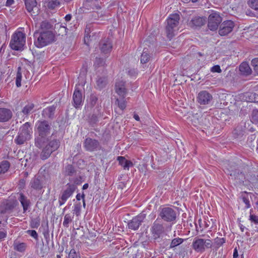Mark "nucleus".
Segmentation results:
<instances>
[{"label":"nucleus","mask_w":258,"mask_h":258,"mask_svg":"<svg viewBox=\"0 0 258 258\" xmlns=\"http://www.w3.org/2000/svg\"><path fill=\"white\" fill-rule=\"evenodd\" d=\"M35 134L37 136L35 138V146L41 148L47 137L51 130V123L46 120H38L35 125Z\"/></svg>","instance_id":"1"},{"label":"nucleus","mask_w":258,"mask_h":258,"mask_svg":"<svg viewBox=\"0 0 258 258\" xmlns=\"http://www.w3.org/2000/svg\"><path fill=\"white\" fill-rule=\"evenodd\" d=\"M26 43V34L23 28H19L13 34L10 43L11 48L15 50H22Z\"/></svg>","instance_id":"2"},{"label":"nucleus","mask_w":258,"mask_h":258,"mask_svg":"<svg viewBox=\"0 0 258 258\" xmlns=\"http://www.w3.org/2000/svg\"><path fill=\"white\" fill-rule=\"evenodd\" d=\"M32 134L31 124L29 122L25 123L20 127L18 135L15 139V143L17 145L24 144L32 138Z\"/></svg>","instance_id":"3"},{"label":"nucleus","mask_w":258,"mask_h":258,"mask_svg":"<svg viewBox=\"0 0 258 258\" xmlns=\"http://www.w3.org/2000/svg\"><path fill=\"white\" fill-rule=\"evenodd\" d=\"M34 37L35 45L38 48L44 47L54 40V36L50 31H42L40 33H35Z\"/></svg>","instance_id":"4"},{"label":"nucleus","mask_w":258,"mask_h":258,"mask_svg":"<svg viewBox=\"0 0 258 258\" xmlns=\"http://www.w3.org/2000/svg\"><path fill=\"white\" fill-rule=\"evenodd\" d=\"M180 19L178 14H173L169 16L167 19V25L166 27V33L167 37L170 40L175 35L178 30L177 26Z\"/></svg>","instance_id":"5"},{"label":"nucleus","mask_w":258,"mask_h":258,"mask_svg":"<svg viewBox=\"0 0 258 258\" xmlns=\"http://www.w3.org/2000/svg\"><path fill=\"white\" fill-rule=\"evenodd\" d=\"M192 249L197 252L202 253L207 249L213 246V242L210 239H205L198 237H195L191 245Z\"/></svg>","instance_id":"6"},{"label":"nucleus","mask_w":258,"mask_h":258,"mask_svg":"<svg viewBox=\"0 0 258 258\" xmlns=\"http://www.w3.org/2000/svg\"><path fill=\"white\" fill-rule=\"evenodd\" d=\"M223 170L225 173L229 175L232 179H237L242 181L243 174L237 169V165L229 161H225L223 164Z\"/></svg>","instance_id":"7"},{"label":"nucleus","mask_w":258,"mask_h":258,"mask_svg":"<svg viewBox=\"0 0 258 258\" xmlns=\"http://www.w3.org/2000/svg\"><path fill=\"white\" fill-rule=\"evenodd\" d=\"M60 143L58 140H53L49 141L43 148L40 154L42 160L47 159L51 154L56 151L59 147Z\"/></svg>","instance_id":"8"},{"label":"nucleus","mask_w":258,"mask_h":258,"mask_svg":"<svg viewBox=\"0 0 258 258\" xmlns=\"http://www.w3.org/2000/svg\"><path fill=\"white\" fill-rule=\"evenodd\" d=\"M176 211L172 207H166L161 208L159 216L166 222H172L176 218Z\"/></svg>","instance_id":"9"},{"label":"nucleus","mask_w":258,"mask_h":258,"mask_svg":"<svg viewBox=\"0 0 258 258\" xmlns=\"http://www.w3.org/2000/svg\"><path fill=\"white\" fill-rule=\"evenodd\" d=\"M76 188L77 186L75 184L69 183L67 184L66 189L62 191L58 199L60 206L63 205L68 199L73 195Z\"/></svg>","instance_id":"10"},{"label":"nucleus","mask_w":258,"mask_h":258,"mask_svg":"<svg viewBox=\"0 0 258 258\" xmlns=\"http://www.w3.org/2000/svg\"><path fill=\"white\" fill-rule=\"evenodd\" d=\"M151 232L153 238L155 240L161 238L166 235L163 225L157 223L156 221L153 223L151 228Z\"/></svg>","instance_id":"11"},{"label":"nucleus","mask_w":258,"mask_h":258,"mask_svg":"<svg viewBox=\"0 0 258 258\" xmlns=\"http://www.w3.org/2000/svg\"><path fill=\"white\" fill-rule=\"evenodd\" d=\"M208 28L212 31L218 29L219 24L222 22V18L219 13L216 12H212L209 16Z\"/></svg>","instance_id":"12"},{"label":"nucleus","mask_w":258,"mask_h":258,"mask_svg":"<svg viewBox=\"0 0 258 258\" xmlns=\"http://www.w3.org/2000/svg\"><path fill=\"white\" fill-rule=\"evenodd\" d=\"M145 218L146 214L144 213H141L138 215L134 217L128 223V228L133 230H137L139 228Z\"/></svg>","instance_id":"13"},{"label":"nucleus","mask_w":258,"mask_h":258,"mask_svg":"<svg viewBox=\"0 0 258 258\" xmlns=\"http://www.w3.org/2000/svg\"><path fill=\"white\" fill-rule=\"evenodd\" d=\"M84 146L85 150L89 152H93L101 149V145L98 141L90 138H87L85 139Z\"/></svg>","instance_id":"14"},{"label":"nucleus","mask_w":258,"mask_h":258,"mask_svg":"<svg viewBox=\"0 0 258 258\" xmlns=\"http://www.w3.org/2000/svg\"><path fill=\"white\" fill-rule=\"evenodd\" d=\"M197 99L201 105H208L212 101L213 96L207 91H201L198 93Z\"/></svg>","instance_id":"15"},{"label":"nucleus","mask_w":258,"mask_h":258,"mask_svg":"<svg viewBox=\"0 0 258 258\" xmlns=\"http://www.w3.org/2000/svg\"><path fill=\"white\" fill-rule=\"evenodd\" d=\"M234 26V24L233 21L228 20L223 22L219 30V34L221 36H225L231 32Z\"/></svg>","instance_id":"16"},{"label":"nucleus","mask_w":258,"mask_h":258,"mask_svg":"<svg viewBox=\"0 0 258 258\" xmlns=\"http://www.w3.org/2000/svg\"><path fill=\"white\" fill-rule=\"evenodd\" d=\"M73 105L76 108H80L82 106L83 97L81 92L78 89L77 86L73 95Z\"/></svg>","instance_id":"17"},{"label":"nucleus","mask_w":258,"mask_h":258,"mask_svg":"<svg viewBox=\"0 0 258 258\" xmlns=\"http://www.w3.org/2000/svg\"><path fill=\"white\" fill-rule=\"evenodd\" d=\"M101 52L104 54L109 53L112 48V44L111 40L108 39H104L101 40L99 44Z\"/></svg>","instance_id":"18"},{"label":"nucleus","mask_w":258,"mask_h":258,"mask_svg":"<svg viewBox=\"0 0 258 258\" xmlns=\"http://www.w3.org/2000/svg\"><path fill=\"white\" fill-rule=\"evenodd\" d=\"M115 92L121 97L124 98L126 95L127 90L125 82L122 81H117L115 85Z\"/></svg>","instance_id":"19"},{"label":"nucleus","mask_w":258,"mask_h":258,"mask_svg":"<svg viewBox=\"0 0 258 258\" xmlns=\"http://www.w3.org/2000/svg\"><path fill=\"white\" fill-rule=\"evenodd\" d=\"M12 111L7 108H0V122L8 121L12 117Z\"/></svg>","instance_id":"20"},{"label":"nucleus","mask_w":258,"mask_h":258,"mask_svg":"<svg viewBox=\"0 0 258 258\" xmlns=\"http://www.w3.org/2000/svg\"><path fill=\"white\" fill-rule=\"evenodd\" d=\"M83 7L87 10H98L100 9L99 0H85Z\"/></svg>","instance_id":"21"},{"label":"nucleus","mask_w":258,"mask_h":258,"mask_svg":"<svg viewBox=\"0 0 258 258\" xmlns=\"http://www.w3.org/2000/svg\"><path fill=\"white\" fill-rule=\"evenodd\" d=\"M206 22V18L205 17L196 16L190 20L188 24L191 27L197 28L204 25Z\"/></svg>","instance_id":"22"},{"label":"nucleus","mask_w":258,"mask_h":258,"mask_svg":"<svg viewBox=\"0 0 258 258\" xmlns=\"http://www.w3.org/2000/svg\"><path fill=\"white\" fill-rule=\"evenodd\" d=\"M55 110L54 105L48 106L44 108L42 112V116L45 118H51L53 117Z\"/></svg>","instance_id":"23"},{"label":"nucleus","mask_w":258,"mask_h":258,"mask_svg":"<svg viewBox=\"0 0 258 258\" xmlns=\"http://www.w3.org/2000/svg\"><path fill=\"white\" fill-rule=\"evenodd\" d=\"M18 200L23 207L24 213L26 212L30 206V201L23 193L19 194Z\"/></svg>","instance_id":"24"},{"label":"nucleus","mask_w":258,"mask_h":258,"mask_svg":"<svg viewBox=\"0 0 258 258\" xmlns=\"http://www.w3.org/2000/svg\"><path fill=\"white\" fill-rule=\"evenodd\" d=\"M17 202L16 200H8L4 203L1 206V208H4L5 210H1L2 213H5L8 211L13 209L17 205Z\"/></svg>","instance_id":"25"},{"label":"nucleus","mask_w":258,"mask_h":258,"mask_svg":"<svg viewBox=\"0 0 258 258\" xmlns=\"http://www.w3.org/2000/svg\"><path fill=\"white\" fill-rule=\"evenodd\" d=\"M117 160L119 164L123 167L124 169L128 170L130 167L133 166V163L131 161L126 160L124 157L118 156Z\"/></svg>","instance_id":"26"},{"label":"nucleus","mask_w":258,"mask_h":258,"mask_svg":"<svg viewBox=\"0 0 258 258\" xmlns=\"http://www.w3.org/2000/svg\"><path fill=\"white\" fill-rule=\"evenodd\" d=\"M31 188L35 190H39L42 188V183L38 177L35 176L33 177L30 183Z\"/></svg>","instance_id":"27"},{"label":"nucleus","mask_w":258,"mask_h":258,"mask_svg":"<svg viewBox=\"0 0 258 258\" xmlns=\"http://www.w3.org/2000/svg\"><path fill=\"white\" fill-rule=\"evenodd\" d=\"M239 71L240 73L245 76H248L251 74L252 70L248 63L246 62H243L239 66Z\"/></svg>","instance_id":"28"},{"label":"nucleus","mask_w":258,"mask_h":258,"mask_svg":"<svg viewBox=\"0 0 258 258\" xmlns=\"http://www.w3.org/2000/svg\"><path fill=\"white\" fill-rule=\"evenodd\" d=\"M25 4L27 10L31 12L36 7L37 2L36 0H25Z\"/></svg>","instance_id":"29"},{"label":"nucleus","mask_w":258,"mask_h":258,"mask_svg":"<svg viewBox=\"0 0 258 258\" xmlns=\"http://www.w3.org/2000/svg\"><path fill=\"white\" fill-rule=\"evenodd\" d=\"M107 84V79L106 77H98L96 80V87L98 89H101L105 87Z\"/></svg>","instance_id":"30"},{"label":"nucleus","mask_w":258,"mask_h":258,"mask_svg":"<svg viewBox=\"0 0 258 258\" xmlns=\"http://www.w3.org/2000/svg\"><path fill=\"white\" fill-rule=\"evenodd\" d=\"M10 163L7 160H4L0 163V174L6 173L10 168Z\"/></svg>","instance_id":"31"},{"label":"nucleus","mask_w":258,"mask_h":258,"mask_svg":"<svg viewBox=\"0 0 258 258\" xmlns=\"http://www.w3.org/2000/svg\"><path fill=\"white\" fill-rule=\"evenodd\" d=\"M73 219L74 216L70 214H66L63 221V226L66 228L69 227V224L73 221Z\"/></svg>","instance_id":"32"},{"label":"nucleus","mask_w":258,"mask_h":258,"mask_svg":"<svg viewBox=\"0 0 258 258\" xmlns=\"http://www.w3.org/2000/svg\"><path fill=\"white\" fill-rule=\"evenodd\" d=\"M150 58V55L147 52L145 49H144L141 56V62L142 63H146L149 61Z\"/></svg>","instance_id":"33"},{"label":"nucleus","mask_w":258,"mask_h":258,"mask_svg":"<svg viewBox=\"0 0 258 258\" xmlns=\"http://www.w3.org/2000/svg\"><path fill=\"white\" fill-rule=\"evenodd\" d=\"M225 241V239L224 238L216 237L214 240V243H213V245L216 248H218L221 246Z\"/></svg>","instance_id":"34"},{"label":"nucleus","mask_w":258,"mask_h":258,"mask_svg":"<svg viewBox=\"0 0 258 258\" xmlns=\"http://www.w3.org/2000/svg\"><path fill=\"white\" fill-rule=\"evenodd\" d=\"M90 29H89L87 27L86 28L85 30V35L84 37V42L87 45H90V41H91L92 40L93 36L92 37V38H91V36L90 34Z\"/></svg>","instance_id":"35"},{"label":"nucleus","mask_w":258,"mask_h":258,"mask_svg":"<svg viewBox=\"0 0 258 258\" xmlns=\"http://www.w3.org/2000/svg\"><path fill=\"white\" fill-rule=\"evenodd\" d=\"M59 5L60 2L58 0H49L47 4V6L49 9H54Z\"/></svg>","instance_id":"36"},{"label":"nucleus","mask_w":258,"mask_h":258,"mask_svg":"<svg viewBox=\"0 0 258 258\" xmlns=\"http://www.w3.org/2000/svg\"><path fill=\"white\" fill-rule=\"evenodd\" d=\"M34 107V105L32 103H29L25 105L22 109V112L25 114L28 115L30 113Z\"/></svg>","instance_id":"37"},{"label":"nucleus","mask_w":258,"mask_h":258,"mask_svg":"<svg viewBox=\"0 0 258 258\" xmlns=\"http://www.w3.org/2000/svg\"><path fill=\"white\" fill-rule=\"evenodd\" d=\"M183 242V239L180 238H176L172 240L170 245V248H172L175 247L179 244H181Z\"/></svg>","instance_id":"38"},{"label":"nucleus","mask_w":258,"mask_h":258,"mask_svg":"<svg viewBox=\"0 0 258 258\" xmlns=\"http://www.w3.org/2000/svg\"><path fill=\"white\" fill-rule=\"evenodd\" d=\"M40 223V219L39 218H34L31 220L30 225L32 228H37Z\"/></svg>","instance_id":"39"},{"label":"nucleus","mask_w":258,"mask_h":258,"mask_svg":"<svg viewBox=\"0 0 258 258\" xmlns=\"http://www.w3.org/2000/svg\"><path fill=\"white\" fill-rule=\"evenodd\" d=\"M251 65L254 73L258 76V57L254 58L251 60Z\"/></svg>","instance_id":"40"},{"label":"nucleus","mask_w":258,"mask_h":258,"mask_svg":"<svg viewBox=\"0 0 258 258\" xmlns=\"http://www.w3.org/2000/svg\"><path fill=\"white\" fill-rule=\"evenodd\" d=\"M21 80H22V74L20 72V68H18V72L17 73L16 78V85L17 87H20L21 86Z\"/></svg>","instance_id":"41"},{"label":"nucleus","mask_w":258,"mask_h":258,"mask_svg":"<svg viewBox=\"0 0 258 258\" xmlns=\"http://www.w3.org/2000/svg\"><path fill=\"white\" fill-rule=\"evenodd\" d=\"M81 210V203H78L74 204L73 213L77 216H79L80 215Z\"/></svg>","instance_id":"42"},{"label":"nucleus","mask_w":258,"mask_h":258,"mask_svg":"<svg viewBox=\"0 0 258 258\" xmlns=\"http://www.w3.org/2000/svg\"><path fill=\"white\" fill-rule=\"evenodd\" d=\"M251 120L253 123H258V109L253 110L251 113Z\"/></svg>","instance_id":"43"},{"label":"nucleus","mask_w":258,"mask_h":258,"mask_svg":"<svg viewBox=\"0 0 258 258\" xmlns=\"http://www.w3.org/2000/svg\"><path fill=\"white\" fill-rule=\"evenodd\" d=\"M51 27L50 23L46 21H43L40 25V28L43 31H49Z\"/></svg>","instance_id":"44"},{"label":"nucleus","mask_w":258,"mask_h":258,"mask_svg":"<svg viewBox=\"0 0 258 258\" xmlns=\"http://www.w3.org/2000/svg\"><path fill=\"white\" fill-rule=\"evenodd\" d=\"M15 249L19 251L23 252L25 250L26 244L24 243H19L15 245Z\"/></svg>","instance_id":"45"},{"label":"nucleus","mask_w":258,"mask_h":258,"mask_svg":"<svg viewBox=\"0 0 258 258\" xmlns=\"http://www.w3.org/2000/svg\"><path fill=\"white\" fill-rule=\"evenodd\" d=\"M248 5L251 8L258 11V0H249Z\"/></svg>","instance_id":"46"},{"label":"nucleus","mask_w":258,"mask_h":258,"mask_svg":"<svg viewBox=\"0 0 258 258\" xmlns=\"http://www.w3.org/2000/svg\"><path fill=\"white\" fill-rule=\"evenodd\" d=\"M116 102L117 103L118 107L121 109L124 110L126 107V102L123 100V98H122V99L121 100H119L118 99H116Z\"/></svg>","instance_id":"47"},{"label":"nucleus","mask_w":258,"mask_h":258,"mask_svg":"<svg viewBox=\"0 0 258 258\" xmlns=\"http://www.w3.org/2000/svg\"><path fill=\"white\" fill-rule=\"evenodd\" d=\"M79 254L78 252H77L76 250L73 248L72 249L69 253L68 258H79Z\"/></svg>","instance_id":"48"},{"label":"nucleus","mask_w":258,"mask_h":258,"mask_svg":"<svg viewBox=\"0 0 258 258\" xmlns=\"http://www.w3.org/2000/svg\"><path fill=\"white\" fill-rule=\"evenodd\" d=\"M75 171V169L72 165H68L66 167V172L68 175H71L73 174Z\"/></svg>","instance_id":"49"},{"label":"nucleus","mask_w":258,"mask_h":258,"mask_svg":"<svg viewBox=\"0 0 258 258\" xmlns=\"http://www.w3.org/2000/svg\"><path fill=\"white\" fill-rule=\"evenodd\" d=\"M105 64L104 60L101 58H96L95 61L94 62V66L96 67L103 66Z\"/></svg>","instance_id":"50"},{"label":"nucleus","mask_w":258,"mask_h":258,"mask_svg":"<svg viewBox=\"0 0 258 258\" xmlns=\"http://www.w3.org/2000/svg\"><path fill=\"white\" fill-rule=\"evenodd\" d=\"M79 79V85H81L82 87L84 86L86 84V79L84 76H82L80 74L78 78Z\"/></svg>","instance_id":"51"},{"label":"nucleus","mask_w":258,"mask_h":258,"mask_svg":"<svg viewBox=\"0 0 258 258\" xmlns=\"http://www.w3.org/2000/svg\"><path fill=\"white\" fill-rule=\"evenodd\" d=\"M27 233L34 238L37 239L38 238V234L35 230H28L27 231Z\"/></svg>","instance_id":"52"},{"label":"nucleus","mask_w":258,"mask_h":258,"mask_svg":"<svg viewBox=\"0 0 258 258\" xmlns=\"http://www.w3.org/2000/svg\"><path fill=\"white\" fill-rule=\"evenodd\" d=\"M211 71L213 73H220L222 71H221L220 66L215 65L211 68Z\"/></svg>","instance_id":"53"},{"label":"nucleus","mask_w":258,"mask_h":258,"mask_svg":"<svg viewBox=\"0 0 258 258\" xmlns=\"http://www.w3.org/2000/svg\"><path fill=\"white\" fill-rule=\"evenodd\" d=\"M59 29L61 31L62 35L63 34H67V28L66 27V25L64 24V25H62V24L59 25Z\"/></svg>","instance_id":"54"},{"label":"nucleus","mask_w":258,"mask_h":258,"mask_svg":"<svg viewBox=\"0 0 258 258\" xmlns=\"http://www.w3.org/2000/svg\"><path fill=\"white\" fill-rule=\"evenodd\" d=\"M242 201L245 203L246 208H249L250 207V204L248 199L246 197L242 198Z\"/></svg>","instance_id":"55"},{"label":"nucleus","mask_w":258,"mask_h":258,"mask_svg":"<svg viewBox=\"0 0 258 258\" xmlns=\"http://www.w3.org/2000/svg\"><path fill=\"white\" fill-rule=\"evenodd\" d=\"M7 235V231H0V240H3L6 237Z\"/></svg>","instance_id":"56"},{"label":"nucleus","mask_w":258,"mask_h":258,"mask_svg":"<svg viewBox=\"0 0 258 258\" xmlns=\"http://www.w3.org/2000/svg\"><path fill=\"white\" fill-rule=\"evenodd\" d=\"M250 220L255 223H258V217L253 215H250Z\"/></svg>","instance_id":"57"},{"label":"nucleus","mask_w":258,"mask_h":258,"mask_svg":"<svg viewBox=\"0 0 258 258\" xmlns=\"http://www.w3.org/2000/svg\"><path fill=\"white\" fill-rule=\"evenodd\" d=\"M76 199L78 201H80L82 199L84 200L85 199V195L83 194L81 195L80 194H78L76 196Z\"/></svg>","instance_id":"58"},{"label":"nucleus","mask_w":258,"mask_h":258,"mask_svg":"<svg viewBox=\"0 0 258 258\" xmlns=\"http://www.w3.org/2000/svg\"><path fill=\"white\" fill-rule=\"evenodd\" d=\"M14 3V0H7L6 6H11Z\"/></svg>","instance_id":"59"},{"label":"nucleus","mask_w":258,"mask_h":258,"mask_svg":"<svg viewBox=\"0 0 258 258\" xmlns=\"http://www.w3.org/2000/svg\"><path fill=\"white\" fill-rule=\"evenodd\" d=\"M71 18H72V16H71V15H70V14H68V15H67L65 16V17H64V19H65V20H66V21H70V20H71Z\"/></svg>","instance_id":"60"},{"label":"nucleus","mask_w":258,"mask_h":258,"mask_svg":"<svg viewBox=\"0 0 258 258\" xmlns=\"http://www.w3.org/2000/svg\"><path fill=\"white\" fill-rule=\"evenodd\" d=\"M238 251L237 250V249L235 248L234 250V252H233V258H237L238 257Z\"/></svg>","instance_id":"61"},{"label":"nucleus","mask_w":258,"mask_h":258,"mask_svg":"<svg viewBox=\"0 0 258 258\" xmlns=\"http://www.w3.org/2000/svg\"><path fill=\"white\" fill-rule=\"evenodd\" d=\"M253 96H254V101L258 102V94H256V93H254L253 94Z\"/></svg>","instance_id":"62"},{"label":"nucleus","mask_w":258,"mask_h":258,"mask_svg":"<svg viewBox=\"0 0 258 258\" xmlns=\"http://www.w3.org/2000/svg\"><path fill=\"white\" fill-rule=\"evenodd\" d=\"M134 118H135V119H136L137 121H139L140 120V117L137 114H135L134 115Z\"/></svg>","instance_id":"63"},{"label":"nucleus","mask_w":258,"mask_h":258,"mask_svg":"<svg viewBox=\"0 0 258 258\" xmlns=\"http://www.w3.org/2000/svg\"><path fill=\"white\" fill-rule=\"evenodd\" d=\"M89 185L88 183H85L83 186V189H86L88 188Z\"/></svg>","instance_id":"64"}]
</instances>
